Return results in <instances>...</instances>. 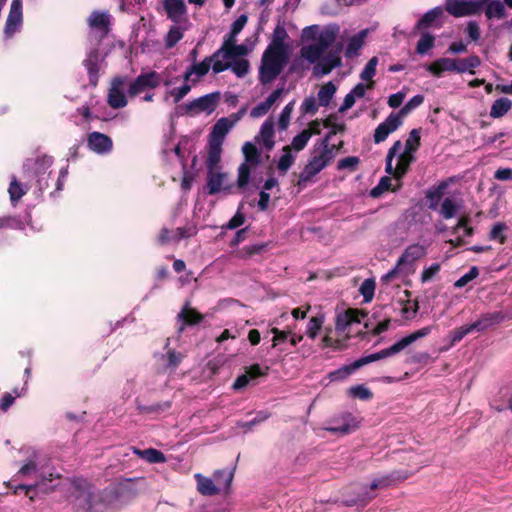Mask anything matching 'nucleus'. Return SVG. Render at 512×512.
<instances>
[{
	"mask_svg": "<svg viewBox=\"0 0 512 512\" xmlns=\"http://www.w3.org/2000/svg\"><path fill=\"white\" fill-rule=\"evenodd\" d=\"M135 453L142 459L146 460L149 463H164L166 462L165 455L153 448L145 449V450H135Z\"/></svg>",
	"mask_w": 512,
	"mask_h": 512,
	"instance_id": "nucleus-38",
	"label": "nucleus"
},
{
	"mask_svg": "<svg viewBox=\"0 0 512 512\" xmlns=\"http://www.w3.org/2000/svg\"><path fill=\"white\" fill-rule=\"evenodd\" d=\"M512 107V101L508 98H499L495 100L491 106L490 116L499 118L505 115Z\"/></svg>",
	"mask_w": 512,
	"mask_h": 512,
	"instance_id": "nucleus-37",
	"label": "nucleus"
},
{
	"mask_svg": "<svg viewBox=\"0 0 512 512\" xmlns=\"http://www.w3.org/2000/svg\"><path fill=\"white\" fill-rule=\"evenodd\" d=\"M248 53V48L244 44L237 45L236 38H226L222 47L213 55V71L222 72L229 68L231 61L240 59Z\"/></svg>",
	"mask_w": 512,
	"mask_h": 512,
	"instance_id": "nucleus-8",
	"label": "nucleus"
},
{
	"mask_svg": "<svg viewBox=\"0 0 512 512\" xmlns=\"http://www.w3.org/2000/svg\"><path fill=\"white\" fill-rule=\"evenodd\" d=\"M211 66L213 67V57L206 59L201 63L195 64L189 71L185 73V80L187 82L198 81L201 77L208 73Z\"/></svg>",
	"mask_w": 512,
	"mask_h": 512,
	"instance_id": "nucleus-33",
	"label": "nucleus"
},
{
	"mask_svg": "<svg viewBox=\"0 0 512 512\" xmlns=\"http://www.w3.org/2000/svg\"><path fill=\"white\" fill-rule=\"evenodd\" d=\"M479 272L476 267H472L466 274H464L462 277H460L455 282V287L462 288L465 285H467L470 281L475 279L478 276Z\"/></svg>",
	"mask_w": 512,
	"mask_h": 512,
	"instance_id": "nucleus-60",
	"label": "nucleus"
},
{
	"mask_svg": "<svg viewBox=\"0 0 512 512\" xmlns=\"http://www.w3.org/2000/svg\"><path fill=\"white\" fill-rule=\"evenodd\" d=\"M337 91V87L333 82H328L323 85L318 92V100L321 106H328L331 100L333 99L335 93Z\"/></svg>",
	"mask_w": 512,
	"mask_h": 512,
	"instance_id": "nucleus-40",
	"label": "nucleus"
},
{
	"mask_svg": "<svg viewBox=\"0 0 512 512\" xmlns=\"http://www.w3.org/2000/svg\"><path fill=\"white\" fill-rule=\"evenodd\" d=\"M441 266L438 263H433L430 266L424 268L421 274V282L427 283L431 281L440 271Z\"/></svg>",
	"mask_w": 512,
	"mask_h": 512,
	"instance_id": "nucleus-59",
	"label": "nucleus"
},
{
	"mask_svg": "<svg viewBox=\"0 0 512 512\" xmlns=\"http://www.w3.org/2000/svg\"><path fill=\"white\" fill-rule=\"evenodd\" d=\"M22 25V3L21 0H13L10 12L6 21L4 33L7 38L12 37Z\"/></svg>",
	"mask_w": 512,
	"mask_h": 512,
	"instance_id": "nucleus-21",
	"label": "nucleus"
},
{
	"mask_svg": "<svg viewBox=\"0 0 512 512\" xmlns=\"http://www.w3.org/2000/svg\"><path fill=\"white\" fill-rule=\"evenodd\" d=\"M268 368H262L259 364H254L246 369L245 373L239 376L234 384L233 388L235 390H240L246 387L251 380L256 379L257 377L263 376L267 373Z\"/></svg>",
	"mask_w": 512,
	"mask_h": 512,
	"instance_id": "nucleus-29",
	"label": "nucleus"
},
{
	"mask_svg": "<svg viewBox=\"0 0 512 512\" xmlns=\"http://www.w3.org/2000/svg\"><path fill=\"white\" fill-rule=\"evenodd\" d=\"M480 65L478 56H470L466 59H456L457 73L469 72L474 74V69Z\"/></svg>",
	"mask_w": 512,
	"mask_h": 512,
	"instance_id": "nucleus-39",
	"label": "nucleus"
},
{
	"mask_svg": "<svg viewBox=\"0 0 512 512\" xmlns=\"http://www.w3.org/2000/svg\"><path fill=\"white\" fill-rule=\"evenodd\" d=\"M443 188V186H440L435 191L427 194L429 208L438 211L439 215L444 219H451L460 214L463 200L455 195L447 196L442 199Z\"/></svg>",
	"mask_w": 512,
	"mask_h": 512,
	"instance_id": "nucleus-7",
	"label": "nucleus"
},
{
	"mask_svg": "<svg viewBox=\"0 0 512 512\" xmlns=\"http://www.w3.org/2000/svg\"><path fill=\"white\" fill-rule=\"evenodd\" d=\"M414 160L413 153L402 151L401 141H396L389 149L386 157V172L396 178L397 186H400L401 177L408 171Z\"/></svg>",
	"mask_w": 512,
	"mask_h": 512,
	"instance_id": "nucleus-6",
	"label": "nucleus"
},
{
	"mask_svg": "<svg viewBox=\"0 0 512 512\" xmlns=\"http://www.w3.org/2000/svg\"><path fill=\"white\" fill-rule=\"evenodd\" d=\"M311 138V133L308 131H302L298 135H296L292 141L291 144L287 145V148H290L295 153H299L302 151L308 144L309 140Z\"/></svg>",
	"mask_w": 512,
	"mask_h": 512,
	"instance_id": "nucleus-43",
	"label": "nucleus"
},
{
	"mask_svg": "<svg viewBox=\"0 0 512 512\" xmlns=\"http://www.w3.org/2000/svg\"><path fill=\"white\" fill-rule=\"evenodd\" d=\"M243 112L231 114L228 117L220 118L213 126L210 134V142L223 144V141L229 131L242 118Z\"/></svg>",
	"mask_w": 512,
	"mask_h": 512,
	"instance_id": "nucleus-16",
	"label": "nucleus"
},
{
	"mask_svg": "<svg viewBox=\"0 0 512 512\" xmlns=\"http://www.w3.org/2000/svg\"><path fill=\"white\" fill-rule=\"evenodd\" d=\"M443 14V9L441 7H435L424 14V16L419 20L417 27L418 28H426L432 25L439 17Z\"/></svg>",
	"mask_w": 512,
	"mask_h": 512,
	"instance_id": "nucleus-47",
	"label": "nucleus"
},
{
	"mask_svg": "<svg viewBox=\"0 0 512 512\" xmlns=\"http://www.w3.org/2000/svg\"><path fill=\"white\" fill-rule=\"evenodd\" d=\"M110 497V492L83 491L77 498V506L85 512H103L112 506Z\"/></svg>",
	"mask_w": 512,
	"mask_h": 512,
	"instance_id": "nucleus-13",
	"label": "nucleus"
},
{
	"mask_svg": "<svg viewBox=\"0 0 512 512\" xmlns=\"http://www.w3.org/2000/svg\"><path fill=\"white\" fill-rule=\"evenodd\" d=\"M365 313L358 309L349 308L337 311L335 317V331L331 328L325 329V334L320 341V347L342 349L344 342L351 337L355 327L359 326L365 317Z\"/></svg>",
	"mask_w": 512,
	"mask_h": 512,
	"instance_id": "nucleus-1",
	"label": "nucleus"
},
{
	"mask_svg": "<svg viewBox=\"0 0 512 512\" xmlns=\"http://www.w3.org/2000/svg\"><path fill=\"white\" fill-rule=\"evenodd\" d=\"M167 16L174 22H182L186 19L187 8L184 0H163Z\"/></svg>",
	"mask_w": 512,
	"mask_h": 512,
	"instance_id": "nucleus-27",
	"label": "nucleus"
},
{
	"mask_svg": "<svg viewBox=\"0 0 512 512\" xmlns=\"http://www.w3.org/2000/svg\"><path fill=\"white\" fill-rule=\"evenodd\" d=\"M178 317L186 324H196L202 320V315L190 307H184Z\"/></svg>",
	"mask_w": 512,
	"mask_h": 512,
	"instance_id": "nucleus-52",
	"label": "nucleus"
},
{
	"mask_svg": "<svg viewBox=\"0 0 512 512\" xmlns=\"http://www.w3.org/2000/svg\"><path fill=\"white\" fill-rule=\"evenodd\" d=\"M324 323L323 316L311 317L307 323L305 334L310 339H315L322 329Z\"/></svg>",
	"mask_w": 512,
	"mask_h": 512,
	"instance_id": "nucleus-44",
	"label": "nucleus"
},
{
	"mask_svg": "<svg viewBox=\"0 0 512 512\" xmlns=\"http://www.w3.org/2000/svg\"><path fill=\"white\" fill-rule=\"evenodd\" d=\"M368 30H362L359 33L351 36L346 45L345 56L348 58L356 57L359 54L360 49L364 44V40L367 37Z\"/></svg>",
	"mask_w": 512,
	"mask_h": 512,
	"instance_id": "nucleus-32",
	"label": "nucleus"
},
{
	"mask_svg": "<svg viewBox=\"0 0 512 512\" xmlns=\"http://www.w3.org/2000/svg\"><path fill=\"white\" fill-rule=\"evenodd\" d=\"M233 184L229 180V175L222 169H215L207 172V188L209 194L213 195L220 192L229 193Z\"/></svg>",
	"mask_w": 512,
	"mask_h": 512,
	"instance_id": "nucleus-18",
	"label": "nucleus"
},
{
	"mask_svg": "<svg viewBox=\"0 0 512 512\" xmlns=\"http://www.w3.org/2000/svg\"><path fill=\"white\" fill-rule=\"evenodd\" d=\"M160 84V76L156 72H149L139 75L134 82L129 85V95L135 96L146 89L155 88Z\"/></svg>",
	"mask_w": 512,
	"mask_h": 512,
	"instance_id": "nucleus-20",
	"label": "nucleus"
},
{
	"mask_svg": "<svg viewBox=\"0 0 512 512\" xmlns=\"http://www.w3.org/2000/svg\"><path fill=\"white\" fill-rule=\"evenodd\" d=\"M229 68L238 76L243 77L249 70V63L245 59H234L231 61Z\"/></svg>",
	"mask_w": 512,
	"mask_h": 512,
	"instance_id": "nucleus-55",
	"label": "nucleus"
},
{
	"mask_svg": "<svg viewBox=\"0 0 512 512\" xmlns=\"http://www.w3.org/2000/svg\"><path fill=\"white\" fill-rule=\"evenodd\" d=\"M420 140H421V132L420 129H413L405 142V151L415 153L419 146H420Z\"/></svg>",
	"mask_w": 512,
	"mask_h": 512,
	"instance_id": "nucleus-49",
	"label": "nucleus"
},
{
	"mask_svg": "<svg viewBox=\"0 0 512 512\" xmlns=\"http://www.w3.org/2000/svg\"><path fill=\"white\" fill-rule=\"evenodd\" d=\"M103 57L97 50H93L88 54L87 59L84 61V65L88 71L90 82L92 85L97 84V73L100 69V64Z\"/></svg>",
	"mask_w": 512,
	"mask_h": 512,
	"instance_id": "nucleus-31",
	"label": "nucleus"
},
{
	"mask_svg": "<svg viewBox=\"0 0 512 512\" xmlns=\"http://www.w3.org/2000/svg\"><path fill=\"white\" fill-rule=\"evenodd\" d=\"M294 106L295 101H291L281 111L278 119V125L281 130H286L288 128Z\"/></svg>",
	"mask_w": 512,
	"mask_h": 512,
	"instance_id": "nucleus-50",
	"label": "nucleus"
},
{
	"mask_svg": "<svg viewBox=\"0 0 512 512\" xmlns=\"http://www.w3.org/2000/svg\"><path fill=\"white\" fill-rule=\"evenodd\" d=\"M284 37L285 32L277 30L273 41L263 53L259 68V79L263 84L275 80L288 61L289 50Z\"/></svg>",
	"mask_w": 512,
	"mask_h": 512,
	"instance_id": "nucleus-2",
	"label": "nucleus"
},
{
	"mask_svg": "<svg viewBox=\"0 0 512 512\" xmlns=\"http://www.w3.org/2000/svg\"><path fill=\"white\" fill-rule=\"evenodd\" d=\"M218 96L215 94H208L202 96L188 105V109L193 113H207L211 114L217 106Z\"/></svg>",
	"mask_w": 512,
	"mask_h": 512,
	"instance_id": "nucleus-26",
	"label": "nucleus"
},
{
	"mask_svg": "<svg viewBox=\"0 0 512 512\" xmlns=\"http://www.w3.org/2000/svg\"><path fill=\"white\" fill-rule=\"evenodd\" d=\"M242 152L245 160L238 168L237 186L239 189H244L248 185L251 171L259 163V152L254 143L245 142Z\"/></svg>",
	"mask_w": 512,
	"mask_h": 512,
	"instance_id": "nucleus-12",
	"label": "nucleus"
},
{
	"mask_svg": "<svg viewBox=\"0 0 512 512\" xmlns=\"http://www.w3.org/2000/svg\"><path fill=\"white\" fill-rule=\"evenodd\" d=\"M375 82H365L357 84L350 92L356 99H360L365 96L366 91L374 87Z\"/></svg>",
	"mask_w": 512,
	"mask_h": 512,
	"instance_id": "nucleus-61",
	"label": "nucleus"
},
{
	"mask_svg": "<svg viewBox=\"0 0 512 512\" xmlns=\"http://www.w3.org/2000/svg\"><path fill=\"white\" fill-rule=\"evenodd\" d=\"M332 159V148H330L327 141L324 140L320 147L313 150L308 163L301 171L298 181L299 184L305 185L313 181V178L318 173H320L331 162Z\"/></svg>",
	"mask_w": 512,
	"mask_h": 512,
	"instance_id": "nucleus-5",
	"label": "nucleus"
},
{
	"mask_svg": "<svg viewBox=\"0 0 512 512\" xmlns=\"http://www.w3.org/2000/svg\"><path fill=\"white\" fill-rule=\"evenodd\" d=\"M432 331V326H426L423 327L405 337L400 339L398 342L400 346L402 347V350H404L406 347H408L410 344L414 343L418 339L424 338L428 336Z\"/></svg>",
	"mask_w": 512,
	"mask_h": 512,
	"instance_id": "nucleus-41",
	"label": "nucleus"
},
{
	"mask_svg": "<svg viewBox=\"0 0 512 512\" xmlns=\"http://www.w3.org/2000/svg\"><path fill=\"white\" fill-rule=\"evenodd\" d=\"M338 25H327L319 28L317 25L308 26L302 31L303 40H312L326 51L327 48L335 41L339 33Z\"/></svg>",
	"mask_w": 512,
	"mask_h": 512,
	"instance_id": "nucleus-11",
	"label": "nucleus"
},
{
	"mask_svg": "<svg viewBox=\"0 0 512 512\" xmlns=\"http://www.w3.org/2000/svg\"><path fill=\"white\" fill-rule=\"evenodd\" d=\"M358 164H359V158L355 157V156H350V157L343 158L338 162V169H340V170L349 169V170L353 171L356 169Z\"/></svg>",
	"mask_w": 512,
	"mask_h": 512,
	"instance_id": "nucleus-63",
	"label": "nucleus"
},
{
	"mask_svg": "<svg viewBox=\"0 0 512 512\" xmlns=\"http://www.w3.org/2000/svg\"><path fill=\"white\" fill-rule=\"evenodd\" d=\"M401 351H403L402 347L400 346L399 342L397 341L392 346H390L386 349H383L379 352H376L371 355H368V356L358 359L351 366H346L337 371L330 373L329 378L331 381L343 379V378L347 377L353 370H355L363 365L396 355V354L400 353Z\"/></svg>",
	"mask_w": 512,
	"mask_h": 512,
	"instance_id": "nucleus-10",
	"label": "nucleus"
},
{
	"mask_svg": "<svg viewBox=\"0 0 512 512\" xmlns=\"http://www.w3.org/2000/svg\"><path fill=\"white\" fill-rule=\"evenodd\" d=\"M91 31L103 37L109 31L110 15L106 12L94 11L88 18Z\"/></svg>",
	"mask_w": 512,
	"mask_h": 512,
	"instance_id": "nucleus-25",
	"label": "nucleus"
},
{
	"mask_svg": "<svg viewBox=\"0 0 512 512\" xmlns=\"http://www.w3.org/2000/svg\"><path fill=\"white\" fill-rule=\"evenodd\" d=\"M491 325V321L487 318H483L478 320L472 324L461 326L455 328L449 334L450 344L448 347L443 348L442 351L448 350L450 347H453L456 343L460 342L466 335L474 332V331H483L487 329Z\"/></svg>",
	"mask_w": 512,
	"mask_h": 512,
	"instance_id": "nucleus-19",
	"label": "nucleus"
},
{
	"mask_svg": "<svg viewBox=\"0 0 512 512\" xmlns=\"http://www.w3.org/2000/svg\"><path fill=\"white\" fill-rule=\"evenodd\" d=\"M247 16L246 15H240L233 23H232V26H231V31L229 33V35L227 36V38H231L232 40H234V38L237 37V35L242 31V29L245 27L246 23H247Z\"/></svg>",
	"mask_w": 512,
	"mask_h": 512,
	"instance_id": "nucleus-58",
	"label": "nucleus"
},
{
	"mask_svg": "<svg viewBox=\"0 0 512 512\" xmlns=\"http://www.w3.org/2000/svg\"><path fill=\"white\" fill-rule=\"evenodd\" d=\"M349 394L361 400H369L372 398V392L363 385L353 386L349 389Z\"/></svg>",
	"mask_w": 512,
	"mask_h": 512,
	"instance_id": "nucleus-57",
	"label": "nucleus"
},
{
	"mask_svg": "<svg viewBox=\"0 0 512 512\" xmlns=\"http://www.w3.org/2000/svg\"><path fill=\"white\" fill-rule=\"evenodd\" d=\"M87 144L89 149L97 154L109 153L113 147L111 138L100 132L90 133L88 135Z\"/></svg>",
	"mask_w": 512,
	"mask_h": 512,
	"instance_id": "nucleus-23",
	"label": "nucleus"
},
{
	"mask_svg": "<svg viewBox=\"0 0 512 512\" xmlns=\"http://www.w3.org/2000/svg\"><path fill=\"white\" fill-rule=\"evenodd\" d=\"M40 455L36 451H32L31 458L20 468L19 474L29 476L37 471V465Z\"/></svg>",
	"mask_w": 512,
	"mask_h": 512,
	"instance_id": "nucleus-51",
	"label": "nucleus"
},
{
	"mask_svg": "<svg viewBox=\"0 0 512 512\" xmlns=\"http://www.w3.org/2000/svg\"><path fill=\"white\" fill-rule=\"evenodd\" d=\"M300 53L303 59L315 64L313 74L318 77L330 73L332 69L341 65L339 51L324 55L325 51L316 43L304 45Z\"/></svg>",
	"mask_w": 512,
	"mask_h": 512,
	"instance_id": "nucleus-3",
	"label": "nucleus"
},
{
	"mask_svg": "<svg viewBox=\"0 0 512 512\" xmlns=\"http://www.w3.org/2000/svg\"><path fill=\"white\" fill-rule=\"evenodd\" d=\"M508 230L509 228L505 223L497 222L492 226L490 230L489 239L503 244L507 239Z\"/></svg>",
	"mask_w": 512,
	"mask_h": 512,
	"instance_id": "nucleus-42",
	"label": "nucleus"
},
{
	"mask_svg": "<svg viewBox=\"0 0 512 512\" xmlns=\"http://www.w3.org/2000/svg\"><path fill=\"white\" fill-rule=\"evenodd\" d=\"M401 351H403L402 347L400 346L399 342L397 341L392 346H390L386 349H383L379 352H376L371 355H368V356L358 359L351 366H346L337 371L330 373L329 378L331 381L343 379V378L347 377L353 370H355L363 365L396 355V354L400 353Z\"/></svg>",
	"mask_w": 512,
	"mask_h": 512,
	"instance_id": "nucleus-9",
	"label": "nucleus"
},
{
	"mask_svg": "<svg viewBox=\"0 0 512 512\" xmlns=\"http://www.w3.org/2000/svg\"><path fill=\"white\" fill-rule=\"evenodd\" d=\"M46 480H47L46 476L42 475L41 479L39 481H37V483L35 485H19L15 488L14 493H18V491L24 490L26 494H29L34 489H38L39 491H41L43 493H48L54 488V486L48 487L46 485Z\"/></svg>",
	"mask_w": 512,
	"mask_h": 512,
	"instance_id": "nucleus-46",
	"label": "nucleus"
},
{
	"mask_svg": "<svg viewBox=\"0 0 512 512\" xmlns=\"http://www.w3.org/2000/svg\"><path fill=\"white\" fill-rule=\"evenodd\" d=\"M255 142L262 145L267 151H270L275 146V131L274 121L268 118L262 124L258 135L255 137Z\"/></svg>",
	"mask_w": 512,
	"mask_h": 512,
	"instance_id": "nucleus-24",
	"label": "nucleus"
},
{
	"mask_svg": "<svg viewBox=\"0 0 512 512\" xmlns=\"http://www.w3.org/2000/svg\"><path fill=\"white\" fill-rule=\"evenodd\" d=\"M297 157V153L292 151L290 148H287L284 146L282 148V154L277 162V168L278 170L285 174L291 166L294 164Z\"/></svg>",
	"mask_w": 512,
	"mask_h": 512,
	"instance_id": "nucleus-35",
	"label": "nucleus"
},
{
	"mask_svg": "<svg viewBox=\"0 0 512 512\" xmlns=\"http://www.w3.org/2000/svg\"><path fill=\"white\" fill-rule=\"evenodd\" d=\"M434 41H435L434 36H432L428 33L423 34L420 37V39L417 43V46H416L417 53L420 55L426 54L431 48H433Z\"/></svg>",
	"mask_w": 512,
	"mask_h": 512,
	"instance_id": "nucleus-53",
	"label": "nucleus"
},
{
	"mask_svg": "<svg viewBox=\"0 0 512 512\" xmlns=\"http://www.w3.org/2000/svg\"><path fill=\"white\" fill-rule=\"evenodd\" d=\"M424 101V97L422 95H416L412 97L402 108L398 113H395L396 115L400 116V119L402 120L403 117L408 115L413 109L420 106Z\"/></svg>",
	"mask_w": 512,
	"mask_h": 512,
	"instance_id": "nucleus-54",
	"label": "nucleus"
},
{
	"mask_svg": "<svg viewBox=\"0 0 512 512\" xmlns=\"http://www.w3.org/2000/svg\"><path fill=\"white\" fill-rule=\"evenodd\" d=\"M485 14L488 19H503L506 17V9L504 3L495 0L487 4Z\"/></svg>",
	"mask_w": 512,
	"mask_h": 512,
	"instance_id": "nucleus-36",
	"label": "nucleus"
},
{
	"mask_svg": "<svg viewBox=\"0 0 512 512\" xmlns=\"http://www.w3.org/2000/svg\"><path fill=\"white\" fill-rule=\"evenodd\" d=\"M401 124L402 120L399 115L395 113L390 114L386 120L375 129L374 142L377 144L383 142L392 132L396 131Z\"/></svg>",
	"mask_w": 512,
	"mask_h": 512,
	"instance_id": "nucleus-22",
	"label": "nucleus"
},
{
	"mask_svg": "<svg viewBox=\"0 0 512 512\" xmlns=\"http://www.w3.org/2000/svg\"><path fill=\"white\" fill-rule=\"evenodd\" d=\"M183 359V355L174 350H169L167 353V366L169 368H176Z\"/></svg>",
	"mask_w": 512,
	"mask_h": 512,
	"instance_id": "nucleus-64",
	"label": "nucleus"
},
{
	"mask_svg": "<svg viewBox=\"0 0 512 512\" xmlns=\"http://www.w3.org/2000/svg\"><path fill=\"white\" fill-rule=\"evenodd\" d=\"M233 477L234 473L230 469L217 470L212 474V477H207L200 473L194 475L196 489L203 496L228 493Z\"/></svg>",
	"mask_w": 512,
	"mask_h": 512,
	"instance_id": "nucleus-4",
	"label": "nucleus"
},
{
	"mask_svg": "<svg viewBox=\"0 0 512 512\" xmlns=\"http://www.w3.org/2000/svg\"><path fill=\"white\" fill-rule=\"evenodd\" d=\"M27 191H28V187L20 184L16 180V178H14V177L12 178L10 185H9V189H8V192L10 195V200H11L12 204H15L23 195L26 194Z\"/></svg>",
	"mask_w": 512,
	"mask_h": 512,
	"instance_id": "nucleus-45",
	"label": "nucleus"
},
{
	"mask_svg": "<svg viewBox=\"0 0 512 512\" xmlns=\"http://www.w3.org/2000/svg\"><path fill=\"white\" fill-rule=\"evenodd\" d=\"M360 293L365 302H370L374 296L375 282L372 279H366L360 286Z\"/></svg>",
	"mask_w": 512,
	"mask_h": 512,
	"instance_id": "nucleus-56",
	"label": "nucleus"
},
{
	"mask_svg": "<svg viewBox=\"0 0 512 512\" xmlns=\"http://www.w3.org/2000/svg\"><path fill=\"white\" fill-rule=\"evenodd\" d=\"M430 243H414L406 247L401 257L399 258L396 266V270L411 272L413 270L414 264L426 256L427 249Z\"/></svg>",
	"mask_w": 512,
	"mask_h": 512,
	"instance_id": "nucleus-14",
	"label": "nucleus"
},
{
	"mask_svg": "<svg viewBox=\"0 0 512 512\" xmlns=\"http://www.w3.org/2000/svg\"><path fill=\"white\" fill-rule=\"evenodd\" d=\"M484 0H447L445 8L454 17H464L479 13Z\"/></svg>",
	"mask_w": 512,
	"mask_h": 512,
	"instance_id": "nucleus-15",
	"label": "nucleus"
},
{
	"mask_svg": "<svg viewBox=\"0 0 512 512\" xmlns=\"http://www.w3.org/2000/svg\"><path fill=\"white\" fill-rule=\"evenodd\" d=\"M426 70L436 77H441L444 72H457L456 59L439 58L428 64Z\"/></svg>",
	"mask_w": 512,
	"mask_h": 512,
	"instance_id": "nucleus-28",
	"label": "nucleus"
},
{
	"mask_svg": "<svg viewBox=\"0 0 512 512\" xmlns=\"http://www.w3.org/2000/svg\"><path fill=\"white\" fill-rule=\"evenodd\" d=\"M222 156V144L209 141L208 155L206 166L208 171L220 169V161Z\"/></svg>",
	"mask_w": 512,
	"mask_h": 512,
	"instance_id": "nucleus-34",
	"label": "nucleus"
},
{
	"mask_svg": "<svg viewBox=\"0 0 512 512\" xmlns=\"http://www.w3.org/2000/svg\"><path fill=\"white\" fill-rule=\"evenodd\" d=\"M192 234V229L176 228L169 230L167 228H163L158 236V241L161 244L175 243L183 238L190 237Z\"/></svg>",
	"mask_w": 512,
	"mask_h": 512,
	"instance_id": "nucleus-30",
	"label": "nucleus"
},
{
	"mask_svg": "<svg viewBox=\"0 0 512 512\" xmlns=\"http://www.w3.org/2000/svg\"><path fill=\"white\" fill-rule=\"evenodd\" d=\"M378 64V58L372 57L368 63L365 65L364 69L362 70L360 74V78L364 82H374L373 77L376 74V67Z\"/></svg>",
	"mask_w": 512,
	"mask_h": 512,
	"instance_id": "nucleus-48",
	"label": "nucleus"
},
{
	"mask_svg": "<svg viewBox=\"0 0 512 512\" xmlns=\"http://www.w3.org/2000/svg\"><path fill=\"white\" fill-rule=\"evenodd\" d=\"M130 82L126 78H115L109 89L108 103L112 108L118 109L127 105L126 90L129 89Z\"/></svg>",
	"mask_w": 512,
	"mask_h": 512,
	"instance_id": "nucleus-17",
	"label": "nucleus"
},
{
	"mask_svg": "<svg viewBox=\"0 0 512 512\" xmlns=\"http://www.w3.org/2000/svg\"><path fill=\"white\" fill-rule=\"evenodd\" d=\"M182 37L183 33L178 27L171 28L166 37L167 47H173Z\"/></svg>",
	"mask_w": 512,
	"mask_h": 512,
	"instance_id": "nucleus-62",
	"label": "nucleus"
}]
</instances>
